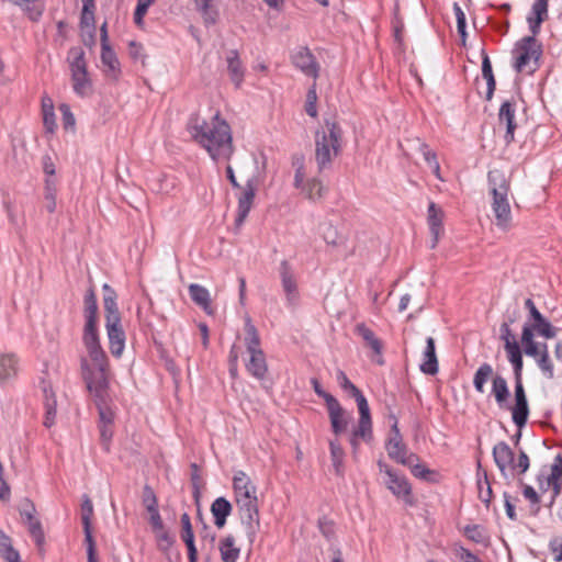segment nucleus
<instances>
[{"mask_svg":"<svg viewBox=\"0 0 562 562\" xmlns=\"http://www.w3.org/2000/svg\"><path fill=\"white\" fill-rule=\"evenodd\" d=\"M187 130L214 161L231 159L234 153L232 131L228 123L221 119L220 112L215 113L211 123L201 119L199 113H192Z\"/></svg>","mask_w":562,"mask_h":562,"instance_id":"1","label":"nucleus"},{"mask_svg":"<svg viewBox=\"0 0 562 562\" xmlns=\"http://www.w3.org/2000/svg\"><path fill=\"white\" fill-rule=\"evenodd\" d=\"M80 370L86 387L92 395L94 404L99 412V425H112L114 420V412L109 407L110 401V375L111 371H91L88 368L86 357L80 359Z\"/></svg>","mask_w":562,"mask_h":562,"instance_id":"2","label":"nucleus"},{"mask_svg":"<svg viewBox=\"0 0 562 562\" xmlns=\"http://www.w3.org/2000/svg\"><path fill=\"white\" fill-rule=\"evenodd\" d=\"M487 186L488 192L492 195L491 207L495 216V224L499 229L507 232L513 226L508 200L510 178L504 170L495 168L487 172Z\"/></svg>","mask_w":562,"mask_h":562,"instance_id":"3","label":"nucleus"},{"mask_svg":"<svg viewBox=\"0 0 562 562\" xmlns=\"http://www.w3.org/2000/svg\"><path fill=\"white\" fill-rule=\"evenodd\" d=\"M342 128L330 119L324 120V128L315 133V160L318 172L331 167L333 158L337 157L342 148Z\"/></svg>","mask_w":562,"mask_h":562,"instance_id":"4","label":"nucleus"},{"mask_svg":"<svg viewBox=\"0 0 562 562\" xmlns=\"http://www.w3.org/2000/svg\"><path fill=\"white\" fill-rule=\"evenodd\" d=\"M102 291L109 348L113 357L120 358L125 347L126 337L121 325V314L116 303L117 295L115 290L108 283L103 284Z\"/></svg>","mask_w":562,"mask_h":562,"instance_id":"5","label":"nucleus"},{"mask_svg":"<svg viewBox=\"0 0 562 562\" xmlns=\"http://www.w3.org/2000/svg\"><path fill=\"white\" fill-rule=\"evenodd\" d=\"M245 345L249 353V360L246 362L247 372L259 381H263L268 373V363L266 355L260 347V337L251 318L245 321Z\"/></svg>","mask_w":562,"mask_h":562,"instance_id":"6","label":"nucleus"},{"mask_svg":"<svg viewBox=\"0 0 562 562\" xmlns=\"http://www.w3.org/2000/svg\"><path fill=\"white\" fill-rule=\"evenodd\" d=\"M493 459L503 477H507V471H512L518 479L530 467V459L522 448H518V458L515 460V451L505 441H499L493 447Z\"/></svg>","mask_w":562,"mask_h":562,"instance_id":"7","label":"nucleus"},{"mask_svg":"<svg viewBox=\"0 0 562 562\" xmlns=\"http://www.w3.org/2000/svg\"><path fill=\"white\" fill-rule=\"evenodd\" d=\"M85 327L82 341L88 351V368L91 371H110V364L106 353L101 347L99 333L97 328L98 317H85Z\"/></svg>","mask_w":562,"mask_h":562,"instance_id":"8","label":"nucleus"},{"mask_svg":"<svg viewBox=\"0 0 562 562\" xmlns=\"http://www.w3.org/2000/svg\"><path fill=\"white\" fill-rule=\"evenodd\" d=\"M513 54L517 72L533 74L540 66L542 45L533 36H525L515 44Z\"/></svg>","mask_w":562,"mask_h":562,"instance_id":"9","label":"nucleus"},{"mask_svg":"<svg viewBox=\"0 0 562 562\" xmlns=\"http://www.w3.org/2000/svg\"><path fill=\"white\" fill-rule=\"evenodd\" d=\"M378 468L381 473L386 475L385 486L397 498L404 501L405 505L413 507L416 499L412 493V485L404 475H400L395 470L387 465L383 460L378 461Z\"/></svg>","mask_w":562,"mask_h":562,"instance_id":"10","label":"nucleus"},{"mask_svg":"<svg viewBox=\"0 0 562 562\" xmlns=\"http://www.w3.org/2000/svg\"><path fill=\"white\" fill-rule=\"evenodd\" d=\"M238 516L241 525L245 527L247 538L254 543L260 527V514L258 506V497H245L235 499Z\"/></svg>","mask_w":562,"mask_h":562,"instance_id":"11","label":"nucleus"},{"mask_svg":"<svg viewBox=\"0 0 562 562\" xmlns=\"http://www.w3.org/2000/svg\"><path fill=\"white\" fill-rule=\"evenodd\" d=\"M514 397L515 404L513 407H510L513 423L518 428H522L526 426L529 417V405L522 384V376L515 378Z\"/></svg>","mask_w":562,"mask_h":562,"instance_id":"12","label":"nucleus"},{"mask_svg":"<svg viewBox=\"0 0 562 562\" xmlns=\"http://www.w3.org/2000/svg\"><path fill=\"white\" fill-rule=\"evenodd\" d=\"M525 308L529 311V318L531 327L542 337L550 339L554 338L558 334V328L552 326L551 323L539 312L532 299L528 297L525 301Z\"/></svg>","mask_w":562,"mask_h":562,"instance_id":"13","label":"nucleus"},{"mask_svg":"<svg viewBox=\"0 0 562 562\" xmlns=\"http://www.w3.org/2000/svg\"><path fill=\"white\" fill-rule=\"evenodd\" d=\"M358 405L359 409V422H358V435H361V440L369 443L373 439L372 432V420L370 414V407L368 401L362 392L352 396Z\"/></svg>","mask_w":562,"mask_h":562,"instance_id":"14","label":"nucleus"},{"mask_svg":"<svg viewBox=\"0 0 562 562\" xmlns=\"http://www.w3.org/2000/svg\"><path fill=\"white\" fill-rule=\"evenodd\" d=\"M293 65L300 69L304 75L312 77L314 80L318 78L319 75V64L317 63L315 56L308 49V47H300L292 56H291Z\"/></svg>","mask_w":562,"mask_h":562,"instance_id":"15","label":"nucleus"},{"mask_svg":"<svg viewBox=\"0 0 562 562\" xmlns=\"http://www.w3.org/2000/svg\"><path fill=\"white\" fill-rule=\"evenodd\" d=\"M256 196V180L254 178L248 179L244 188V192L238 196L237 216L235 218V226L240 227L246 221L254 200Z\"/></svg>","mask_w":562,"mask_h":562,"instance_id":"16","label":"nucleus"},{"mask_svg":"<svg viewBox=\"0 0 562 562\" xmlns=\"http://www.w3.org/2000/svg\"><path fill=\"white\" fill-rule=\"evenodd\" d=\"M516 103L514 100H506L501 104L498 111V123L499 125H506V133L504 135L506 144H510L515 139V131L517 124L515 122Z\"/></svg>","mask_w":562,"mask_h":562,"instance_id":"17","label":"nucleus"},{"mask_svg":"<svg viewBox=\"0 0 562 562\" xmlns=\"http://www.w3.org/2000/svg\"><path fill=\"white\" fill-rule=\"evenodd\" d=\"M355 333L363 339L366 346L369 347L373 355L376 357L373 358V361L380 366L384 364V359L382 356L383 344L375 336L374 331L370 329L364 323H359L355 327Z\"/></svg>","mask_w":562,"mask_h":562,"instance_id":"18","label":"nucleus"},{"mask_svg":"<svg viewBox=\"0 0 562 562\" xmlns=\"http://www.w3.org/2000/svg\"><path fill=\"white\" fill-rule=\"evenodd\" d=\"M443 210L438 206L435 202H430L428 205L427 223L429 226L430 234L432 236L431 248H435L438 240L443 233Z\"/></svg>","mask_w":562,"mask_h":562,"instance_id":"19","label":"nucleus"},{"mask_svg":"<svg viewBox=\"0 0 562 562\" xmlns=\"http://www.w3.org/2000/svg\"><path fill=\"white\" fill-rule=\"evenodd\" d=\"M20 359L14 352L0 355V384L4 385L18 376Z\"/></svg>","mask_w":562,"mask_h":562,"instance_id":"20","label":"nucleus"},{"mask_svg":"<svg viewBox=\"0 0 562 562\" xmlns=\"http://www.w3.org/2000/svg\"><path fill=\"white\" fill-rule=\"evenodd\" d=\"M181 532L180 537L188 550L189 562H198V549L194 542V532L191 525V518L188 513H183L180 518Z\"/></svg>","mask_w":562,"mask_h":562,"instance_id":"21","label":"nucleus"},{"mask_svg":"<svg viewBox=\"0 0 562 562\" xmlns=\"http://www.w3.org/2000/svg\"><path fill=\"white\" fill-rule=\"evenodd\" d=\"M40 387H41V390L43 392V396H44V407H45L44 426L47 428H50L55 424L56 407H57L56 396H55L52 385L48 382H46L45 380H42L40 382Z\"/></svg>","mask_w":562,"mask_h":562,"instance_id":"22","label":"nucleus"},{"mask_svg":"<svg viewBox=\"0 0 562 562\" xmlns=\"http://www.w3.org/2000/svg\"><path fill=\"white\" fill-rule=\"evenodd\" d=\"M234 498L257 496V487L244 471H237L233 477Z\"/></svg>","mask_w":562,"mask_h":562,"instance_id":"23","label":"nucleus"},{"mask_svg":"<svg viewBox=\"0 0 562 562\" xmlns=\"http://www.w3.org/2000/svg\"><path fill=\"white\" fill-rule=\"evenodd\" d=\"M280 277L286 300L290 304H292L297 296V286L288 260H282L280 263Z\"/></svg>","mask_w":562,"mask_h":562,"instance_id":"24","label":"nucleus"},{"mask_svg":"<svg viewBox=\"0 0 562 562\" xmlns=\"http://www.w3.org/2000/svg\"><path fill=\"white\" fill-rule=\"evenodd\" d=\"M190 299L192 302L201 307L207 315L214 314L210 292L203 285L191 283L188 288Z\"/></svg>","mask_w":562,"mask_h":562,"instance_id":"25","label":"nucleus"},{"mask_svg":"<svg viewBox=\"0 0 562 562\" xmlns=\"http://www.w3.org/2000/svg\"><path fill=\"white\" fill-rule=\"evenodd\" d=\"M226 63L227 71L232 82L235 85L237 89L240 88L245 77V68L243 66V61L239 57V54L236 49H232L228 52Z\"/></svg>","mask_w":562,"mask_h":562,"instance_id":"26","label":"nucleus"},{"mask_svg":"<svg viewBox=\"0 0 562 562\" xmlns=\"http://www.w3.org/2000/svg\"><path fill=\"white\" fill-rule=\"evenodd\" d=\"M423 373L435 375L438 373V359L436 355V345L432 337L426 339V348L423 353V362L419 366Z\"/></svg>","mask_w":562,"mask_h":562,"instance_id":"27","label":"nucleus"},{"mask_svg":"<svg viewBox=\"0 0 562 562\" xmlns=\"http://www.w3.org/2000/svg\"><path fill=\"white\" fill-rule=\"evenodd\" d=\"M233 506L225 497H217L211 504V513L214 517V525L221 529L226 525L227 517L231 515Z\"/></svg>","mask_w":562,"mask_h":562,"instance_id":"28","label":"nucleus"},{"mask_svg":"<svg viewBox=\"0 0 562 562\" xmlns=\"http://www.w3.org/2000/svg\"><path fill=\"white\" fill-rule=\"evenodd\" d=\"M385 450L390 459L402 465L411 464L412 460H417V454L409 452L404 442L393 443L392 446L385 447Z\"/></svg>","mask_w":562,"mask_h":562,"instance_id":"29","label":"nucleus"},{"mask_svg":"<svg viewBox=\"0 0 562 562\" xmlns=\"http://www.w3.org/2000/svg\"><path fill=\"white\" fill-rule=\"evenodd\" d=\"M101 61L102 65L105 67L104 72L106 74V76L116 78L121 71L120 63L111 45L101 46Z\"/></svg>","mask_w":562,"mask_h":562,"instance_id":"30","label":"nucleus"},{"mask_svg":"<svg viewBox=\"0 0 562 562\" xmlns=\"http://www.w3.org/2000/svg\"><path fill=\"white\" fill-rule=\"evenodd\" d=\"M20 7L32 21H38L45 10L44 0H9Z\"/></svg>","mask_w":562,"mask_h":562,"instance_id":"31","label":"nucleus"},{"mask_svg":"<svg viewBox=\"0 0 562 562\" xmlns=\"http://www.w3.org/2000/svg\"><path fill=\"white\" fill-rule=\"evenodd\" d=\"M327 411L330 419L331 430L336 436H338L346 430L348 425L347 419L344 417V408L339 402H337L333 404V406H328Z\"/></svg>","mask_w":562,"mask_h":562,"instance_id":"32","label":"nucleus"},{"mask_svg":"<svg viewBox=\"0 0 562 562\" xmlns=\"http://www.w3.org/2000/svg\"><path fill=\"white\" fill-rule=\"evenodd\" d=\"M492 394L494 395L495 401L501 408L507 407L506 404L510 393L506 379L499 374L493 376Z\"/></svg>","mask_w":562,"mask_h":562,"instance_id":"33","label":"nucleus"},{"mask_svg":"<svg viewBox=\"0 0 562 562\" xmlns=\"http://www.w3.org/2000/svg\"><path fill=\"white\" fill-rule=\"evenodd\" d=\"M551 495L557 499L562 492V454L555 456L551 464Z\"/></svg>","mask_w":562,"mask_h":562,"instance_id":"34","label":"nucleus"},{"mask_svg":"<svg viewBox=\"0 0 562 562\" xmlns=\"http://www.w3.org/2000/svg\"><path fill=\"white\" fill-rule=\"evenodd\" d=\"M218 550L223 562H236L239 558L240 549L235 547V539L232 535L220 541Z\"/></svg>","mask_w":562,"mask_h":562,"instance_id":"35","label":"nucleus"},{"mask_svg":"<svg viewBox=\"0 0 562 562\" xmlns=\"http://www.w3.org/2000/svg\"><path fill=\"white\" fill-rule=\"evenodd\" d=\"M481 56H482V76L486 80V85H487L486 100L491 101L493 98L495 88H496V81H495V77L493 74V68H492L490 57H488L487 53L485 52V49H482Z\"/></svg>","mask_w":562,"mask_h":562,"instance_id":"36","label":"nucleus"},{"mask_svg":"<svg viewBox=\"0 0 562 562\" xmlns=\"http://www.w3.org/2000/svg\"><path fill=\"white\" fill-rule=\"evenodd\" d=\"M213 0H194L195 9L200 12L206 26L214 25L218 19V10L212 5Z\"/></svg>","mask_w":562,"mask_h":562,"instance_id":"37","label":"nucleus"},{"mask_svg":"<svg viewBox=\"0 0 562 562\" xmlns=\"http://www.w3.org/2000/svg\"><path fill=\"white\" fill-rule=\"evenodd\" d=\"M419 457L417 456V460H412L411 464H406L405 467L409 468L412 474L425 482L436 483L438 480V473L434 470L428 469L426 465L422 464Z\"/></svg>","mask_w":562,"mask_h":562,"instance_id":"38","label":"nucleus"},{"mask_svg":"<svg viewBox=\"0 0 562 562\" xmlns=\"http://www.w3.org/2000/svg\"><path fill=\"white\" fill-rule=\"evenodd\" d=\"M329 450L334 471L338 476H342L345 473V450L337 439L329 441Z\"/></svg>","mask_w":562,"mask_h":562,"instance_id":"39","label":"nucleus"},{"mask_svg":"<svg viewBox=\"0 0 562 562\" xmlns=\"http://www.w3.org/2000/svg\"><path fill=\"white\" fill-rule=\"evenodd\" d=\"M72 88L76 94L86 97L92 91V82L88 71L71 72Z\"/></svg>","mask_w":562,"mask_h":562,"instance_id":"40","label":"nucleus"},{"mask_svg":"<svg viewBox=\"0 0 562 562\" xmlns=\"http://www.w3.org/2000/svg\"><path fill=\"white\" fill-rule=\"evenodd\" d=\"M68 61L71 72L88 71L85 50L75 46L68 50Z\"/></svg>","mask_w":562,"mask_h":562,"instance_id":"41","label":"nucleus"},{"mask_svg":"<svg viewBox=\"0 0 562 562\" xmlns=\"http://www.w3.org/2000/svg\"><path fill=\"white\" fill-rule=\"evenodd\" d=\"M464 535L472 542L487 547L490 544V536L486 529L481 525H467Z\"/></svg>","mask_w":562,"mask_h":562,"instance_id":"42","label":"nucleus"},{"mask_svg":"<svg viewBox=\"0 0 562 562\" xmlns=\"http://www.w3.org/2000/svg\"><path fill=\"white\" fill-rule=\"evenodd\" d=\"M43 124L48 133H53L57 125L55 120L53 100L48 97L42 99Z\"/></svg>","mask_w":562,"mask_h":562,"instance_id":"43","label":"nucleus"},{"mask_svg":"<svg viewBox=\"0 0 562 562\" xmlns=\"http://www.w3.org/2000/svg\"><path fill=\"white\" fill-rule=\"evenodd\" d=\"M507 353L508 361L513 366L514 378L522 376V352L519 345H508L505 350Z\"/></svg>","mask_w":562,"mask_h":562,"instance_id":"44","label":"nucleus"},{"mask_svg":"<svg viewBox=\"0 0 562 562\" xmlns=\"http://www.w3.org/2000/svg\"><path fill=\"white\" fill-rule=\"evenodd\" d=\"M493 375V368L490 363H483L479 367L473 376V385L476 392L484 393L485 383Z\"/></svg>","mask_w":562,"mask_h":562,"instance_id":"45","label":"nucleus"},{"mask_svg":"<svg viewBox=\"0 0 562 562\" xmlns=\"http://www.w3.org/2000/svg\"><path fill=\"white\" fill-rule=\"evenodd\" d=\"M301 191L308 200L316 201L324 196L326 189L319 179L313 178L304 183Z\"/></svg>","mask_w":562,"mask_h":562,"instance_id":"46","label":"nucleus"},{"mask_svg":"<svg viewBox=\"0 0 562 562\" xmlns=\"http://www.w3.org/2000/svg\"><path fill=\"white\" fill-rule=\"evenodd\" d=\"M518 484L522 487L524 497L526 499H528L530 503V513L533 516H537L540 512V503H541V498H540L539 494L536 492V490L532 486L525 484L522 479H518Z\"/></svg>","mask_w":562,"mask_h":562,"instance_id":"47","label":"nucleus"},{"mask_svg":"<svg viewBox=\"0 0 562 562\" xmlns=\"http://www.w3.org/2000/svg\"><path fill=\"white\" fill-rule=\"evenodd\" d=\"M83 316L98 317V301L93 285H90L83 296Z\"/></svg>","mask_w":562,"mask_h":562,"instance_id":"48","label":"nucleus"},{"mask_svg":"<svg viewBox=\"0 0 562 562\" xmlns=\"http://www.w3.org/2000/svg\"><path fill=\"white\" fill-rule=\"evenodd\" d=\"M477 468H479V471H477L479 498L483 503H485L486 506H488V504L491 503L492 497H493V491H492L486 471H482V476L484 479V483L486 484V488L483 490L482 477H481V462L480 461L477 462Z\"/></svg>","mask_w":562,"mask_h":562,"instance_id":"49","label":"nucleus"},{"mask_svg":"<svg viewBox=\"0 0 562 562\" xmlns=\"http://www.w3.org/2000/svg\"><path fill=\"white\" fill-rule=\"evenodd\" d=\"M29 533L34 540L38 552L43 554L44 552V544H45V533L43 530L42 522L40 520L33 521L31 525L27 526Z\"/></svg>","mask_w":562,"mask_h":562,"instance_id":"50","label":"nucleus"},{"mask_svg":"<svg viewBox=\"0 0 562 562\" xmlns=\"http://www.w3.org/2000/svg\"><path fill=\"white\" fill-rule=\"evenodd\" d=\"M19 552L12 547L11 538L0 530V557L5 561L15 560Z\"/></svg>","mask_w":562,"mask_h":562,"instance_id":"51","label":"nucleus"},{"mask_svg":"<svg viewBox=\"0 0 562 562\" xmlns=\"http://www.w3.org/2000/svg\"><path fill=\"white\" fill-rule=\"evenodd\" d=\"M157 541V547L160 551L167 552L173 546L176 539L166 528L154 532Z\"/></svg>","mask_w":562,"mask_h":562,"instance_id":"52","label":"nucleus"},{"mask_svg":"<svg viewBox=\"0 0 562 562\" xmlns=\"http://www.w3.org/2000/svg\"><path fill=\"white\" fill-rule=\"evenodd\" d=\"M142 504L147 512H155L158 508V499L151 486L146 484L143 487Z\"/></svg>","mask_w":562,"mask_h":562,"instance_id":"53","label":"nucleus"},{"mask_svg":"<svg viewBox=\"0 0 562 562\" xmlns=\"http://www.w3.org/2000/svg\"><path fill=\"white\" fill-rule=\"evenodd\" d=\"M80 512H81L82 527L91 526V519L93 517V504L87 494L82 495Z\"/></svg>","mask_w":562,"mask_h":562,"instance_id":"54","label":"nucleus"},{"mask_svg":"<svg viewBox=\"0 0 562 562\" xmlns=\"http://www.w3.org/2000/svg\"><path fill=\"white\" fill-rule=\"evenodd\" d=\"M316 102H317L316 82H314L306 93V102H305V112L311 117H316L318 114Z\"/></svg>","mask_w":562,"mask_h":562,"instance_id":"55","label":"nucleus"},{"mask_svg":"<svg viewBox=\"0 0 562 562\" xmlns=\"http://www.w3.org/2000/svg\"><path fill=\"white\" fill-rule=\"evenodd\" d=\"M46 210L49 213H54L56 210V187L54 181L47 179L45 181V195Z\"/></svg>","mask_w":562,"mask_h":562,"instance_id":"56","label":"nucleus"},{"mask_svg":"<svg viewBox=\"0 0 562 562\" xmlns=\"http://www.w3.org/2000/svg\"><path fill=\"white\" fill-rule=\"evenodd\" d=\"M85 543L87 546L88 562H98L95 557V541L92 536V526L83 527Z\"/></svg>","mask_w":562,"mask_h":562,"instance_id":"57","label":"nucleus"},{"mask_svg":"<svg viewBox=\"0 0 562 562\" xmlns=\"http://www.w3.org/2000/svg\"><path fill=\"white\" fill-rule=\"evenodd\" d=\"M155 0H137V4L134 11V22L137 26L144 24V16L146 15L148 8L154 3Z\"/></svg>","mask_w":562,"mask_h":562,"instance_id":"58","label":"nucleus"},{"mask_svg":"<svg viewBox=\"0 0 562 562\" xmlns=\"http://www.w3.org/2000/svg\"><path fill=\"white\" fill-rule=\"evenodd\" d=\"M548 15V0H535L528 16L546 21Z\"/></svg>","mask_w":562,"mask_h":562,"instance_id":"59","label":"nucleus"},{"mask_svg":"<svg viewBox=\"0 0 562 562\" xmlns=\"http://www.w3.org/2000/svg\"><path fill=\"white\" fill-rule=\"evenodd\" d=\"M311 384H312L314 392L325 401L327 407L330 405L333 406V404L338 402L335 396H333L330 393L326 392L322 387L319 381L316 378L311 379Z\"/></svg>","mask_w":562,"mask_h":562,"instance_id":"60","label":"nucleus"},{"mask_svg":"<svg viewBox=\"0 0 562 562\" xmlns=\"http://www.w3.org/2000/svg\"><path fill=\"white\" fill-rule=\"evenodd\" d=\"M420 150L423 153L424 159L428 162V165L432 168L434 173L439 177L440 166L437 161L436 154L431 151L427 144H420Z\"/></svg>","mask_w":562,"mask_h":562,"instance_id":"61","label":"nucleus"},{"mask_svg":"<svg viewBox=\"0 0 562 562\" xmlns=\"http://www.w3.org/2000/svg\"><path fill=\"white\" fill-rule=\"evenodd\" d=\"M95 9L82 8L79 21L80 29H95Z\"/></svg>","mask_w":562,"mask_h":562,"instance_id":"62","label":"nucleus"},{"mask_svg":"<svg viewBox=\"0 0 562 562\" xmlns=\"http://www.w3.org/2000/svg\"><path fill=\"white\" fill-rule=\"evenodd\" d=\"M337 381L341 389L348 391L351 396L357 395L361 391L348 379L346 373L342 370H338L336 374Z\"/></svg>","mask_w":562,"mask_h":562,"instance_id":"63","label":"nucleus"},{"mask_svg":"<svg viewBox=\"0 0 562 562\" xmlns=\"http://www.w3.org/2000/svg\"><path fill=\"white\" fill-rule=\"evenodd\" d=\"M538 366L541 369V371L549 378H553V366L551 363V360L549 358L548 350H543L538 359Z\"/></svg>","mask_w":562,"mask_h":562,"instance_id":"64","label":"nucleus"}]
</instances>
